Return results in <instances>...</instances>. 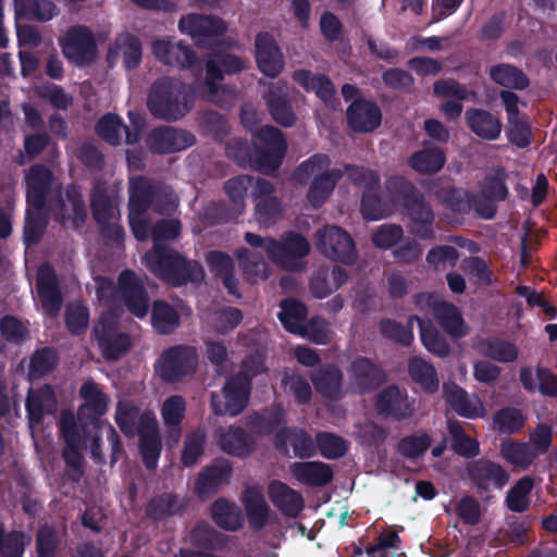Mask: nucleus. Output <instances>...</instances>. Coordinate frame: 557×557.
<instances>
[{
    "label": "nucleus",
    "mask_w": 557,
    "mask_h": 557,
    "mask_svg": "<svg viewBox=\"0 0 557 557\" xmlns=\"http://www.w3.org/2000/svg\"><path fill=\"white\" fill-rule=\"evenodd\" d=\"M385 187L389 200L408 219V232L423 240L434 239L435 212L424 194L411 181L399 175L391 176Z\"/></svg>",
    "instance_id": "nucleus-1"
},
{
    "label": "nucleus",
    "mask_w": 557,
    "mask_h": 557,
    "mask_svg": "<svg viewBox=\"0 0 557 557\" xmlns=\"http://www.w3.org/2000/svg\"><path fill=\"white\" fill-rule=\"evenodd\" d=\"M149 270L172 287L202 281L205 271L196 260H189L170 246H156L146 253Z\"/></svg>",
    "instance_id": "nucleus-2"
},
{
    "label": "nucleus",
    "mask_w": 557,
    "mask_h": 557,
    "mask_svg": "<svg viewBox=\"0 0 557 557\" xmlns=\"http://www.w3.org/2000/svg\"><path fill=\"white\" fill-rule=\"evenodd\" d=\"M147 107L150 113L168 122L184 117L189 107L185 85L173 77H161L150 87Z\"/></svg>",
    "instance_id": "nucleus-3"
},
{
    "label": "nucleus",
    "mask_w": 557,
    "mask_h": 557,
    "mask_svg": "<svg viewBox=\"0 0 557 557\" xmlns=\"http://www.w3.org/2000/svg\"><path fill=\"white\" fill-rule=\"evenodd\" d=\"M331 163L329 156L315 153L300 163L295 170V177L299 182H306L314 176L308 193L307 200L314 209L321 208L332 195L337 183L343 178L344 172L339 169H332L319 173Z\"/></svg>",
    "instance_id": "nucleus-4"
},
{
    "label": "nucleus",
    "mask_w": 557,
    "mask_h": 557,
    "mask_svg": "<svg viewBox=\"0 0 557 557\" xmlns=\"http://www.w3.org/2000/svg\"><path fill=\"white\" fill-rule=\"evenodd\" d=\"M252 384L244 372L228 376L222 387V396L211 393V409L216 416L235 417L242 413L249 404Z\"/></svg>",
    "instance_id": "nucleus-5"
},
{
    "label": "nucleus",
    "mask_w": 557,
    "mask_h": 557,
    "mask_svg": "<svg viewBox=\"0 0 557 557\" xmlns=\"http://www.w3.org/2000/svg\"><path fill=\"white\" fill-rule=\"evenodd\" d=\"M198 366V354L195 347L174 345L160 355L154 366L158 375L168 383H176L193 375Z\"/></svg>",
    "instance_id": "nucleus-6"
},
{
    "label": "nucleus",
    "mask_w": 557,
    "mask_h": 557,
    "mask_svg": "<svg viewBox=\"0 0 557 557\" xmlns=\"http://www.w3.org/2000/svg\"><path fill=\"white\" fill-rule=\"evenodd\" d=\"M59 46L64 58L81 67L94 63L98 55L95 35L85 25L70 26L59 38Z\"/></svg>",
    "instance_id": "nucleus-7"
},
{
    "label": "nucleus",
    "mask_w": 557,
    "mask_h": 557,
    "mask_svg": "<svg viewBox=\"0 0 557 557\" xmlns=\"http://www.w3.org/2000/svg\"><path fill=\"white\" fill-rule=\"evenodd\" d=\"M317 247L326 258L344 264L351 265L358 258L352 237L336 225H326L317 232Z\"/></svg>",
    "instance_id": "nucleus-8"
},
{
    "label": "nucleus",
    "mask_w": 557,
    "mask_h": 557,
    "mask_svg": "<svg viewBox=\"0 0 557 557\" xmlns=\"http://www.w3.org/2000/svg\"><path fill=\"white\" fill-rule=\"evenodd\" d=\"M92 333L101 355L107 361H116L131 349L129 335L119 331V323L112 315H101L95 324Z\"/></svg>",
    "instance_id": "nucleus-9"
},
{
    "label": "nucleus",
    "mask_w": 557,
    "mask_h": 557,
    "mask_svg": "<svg viewBox=\"0 0 557 557\" xmlns=\"http://www.w3.org/2000/svg\"><path fill=\"white\" fill-rule=\"evenodd\" d=\"M117 294L127 311L138 319H144L150 309L148 290L135 271L123 270L117 276Z\"/></svg>",
    "instance_id": "nucleus-10"
},
{
    "label": "nucleus",
    "mask_w": 557,
    "mask_h": 557,
    "mask_svg": "<svg viewBox=\"0 0 557 557\" xmlns=\"http://www.w3.org/2000/svg\"><path fill=\"white\" fill-rule=\"evenodd\" d=\"M374 408L377 414L393 421L410 419L416 411V399L409 397L405 388L398 385L384 387L374 397Z\"/></svg>",
    "instance_id": "nucleus-11"
},
{
    "label": "nucleus",
    "mask_w": 557,
    "mask_h": 557,
    "mask_svg": "<svg viewBox=\"0 0 557 557\" xmlns=\"http://www.w3.org/2000/svg\"><path fill=\"white\" fill-rule=\"evenodd\" d=\"M195 143L196 138L190 132L170 125L153 127L145 139L147 149L154 154H170L182 151L191 147Z\"/></svg>",
    "instance_id": "nucleus-12"
},
{
    "label": "nucleus",
    "mask_w": 557,
    "mask_h": 557,
    "mask_svg": "<svg viewBox=\"0 0 557 557\" xmlns=\"http://www.w3.org/2000/svg\"><path fill=\"white\" fill-rule=\"evenodd\" d=\"M153 55L161 63L180 70L201 71V62L191 47L183 41L158 39L152 42Z\"/></svg>",
    "instance_id": "nucleus-13"
},
{
    "label": "nucleus",
    "mask_w": 557,
    "mask_h": 557,
    "mask_svg": "<svg viewBox=\"0 0 557 557\" xmlns=\"http://www.w3.org/2000/svg\"><path fill=\"white\" fill-rule=\"evenodd\" d=\"M139 451L144 466L148 470H154L162 451V442L159 433L158 421L152 411L141 412L138 425Z\"/></svg>",
    "instance_id": "nucleus-14"
},
{
    "label": "nucleus",
    "mask_w": 557,
    "mask_h": 557,
    "mask_svg": "<svg viewBox=\"0 0 557 557\" xmlns=\"http://www.w3.org/2000/svg\"><path fill=\"white\" fill-rule=\"evenodd\" d=\"M467 474L480 493L490 492L491 488L502 490L509 481V473L504 467L487 458L469 462Z\"/></svg>",
    "instance_id": "nucleus-15"
},
{
    "label": "nucleus",
    "mask_w": 557,
    "mask_h": 557,
    "mask_svg": "<svg viewBox=\"0 0 557 557\" xmlns=\"http://www.w3.org/2000/svg\"><path fill=\"white\" fill-rule=\"evenodd\" d=\"M178 29L189 35L198 45L208 39L223 36L227 26L224 20L212 14L190 13L183 15L178 21Z\"/></svg>",
    "instance_id": "nucleus-16"
},
{
    "label": "nucleus",
    "mask_w": 557,
    "mask_h": 557,
    "mask_svg": "<svg viewBox=\"0 0 557 557\" xmlns=\"http://www.w3.org/2000/svg\"><path fill=\"white\" fill-rule=\"evenodd\" d=\"M348 372L351 384L360 394H370L387 381L386 370L369 357H357Z\"/></svg>",
    "instance_id": "nucleus-17"
},
{
    "label": "nucleus",
    "mask_w": 557,
    "mask_h": 557,
    "mask_svg": "<svg viewBox=\"0 0 557 557\" xmlns=\"http://www.w3.org/2000/svg\"><path fill=\"white\" fill-rule=\"evenodd\" d=\"M36 288L45 313L50 318L58 317L63 306V296L55 270L49 263L39 267Z\"/></svg>",
    "instance_id": "nucleus-18"
},
{
    "label": "nucleus",
    "mask_w": 557,
    "mask_h": 557,
    "mask_svg": "<svg viewBox=\"0 0 557 557\" xmlns=\"http://www.w3.org/2000/svg\"><path fill=\"white\" fill-rule=\"evenodd\" d=\"M256 62L258 69L268 77L275 78L284 70V55L274 39L268 32H260L255 39Z\"/></svg>",
    "instance_id": "nucleus-19"
},
{
    "label": "nucleus",
    "mask_w": 557,
    "mask_h": 557,
    "mask_svg": "<svg viewBox=\"0 0 557 557\" xmlns=\"http://www.w3.org/2000/svg\"><path fill=\"white\" fill-rule=\"evenodd\" d=\"M382 111L372 100L355 99L346 110L347 125L355 133L368 134L374 132L382 123Z\"/></svg>",
    "instance_id": "nucleus-20"
},
{
    "label": "nucleus",
    "mask_w": 557,
    "mask_h": 557,
    "mask_svg": "<svg viewBox=\"0 0 557 557\" xmlns=\"http://www.w3.org/2000/svg\"><path fill=\"white\" fill-rule=\"evenodd\" d=\"M263 99L269 113L278 125L290 127L295 124L297 117L292 107L286 82L271 83L263 94Z\"/></svg>",
    "instance_id": "nucleus-21"
},
{
    "label": "nucleus",
    "mask_w": 557,
    "mask_h": 557,
    "mask_svg": "<svg viewBox=\"0 0 557 557\" xmlns=\"http://www.w3.org/2000/svg\"><path fill=\"white\" fill-rule=\"evenodd\" d=\"M52 180V172L45 164L36 163L29 168L25 176L27 207L36 211L45 209Z\"/></svg>",
    "instance_id": "nucleus-22"
},
{
    "label": "nucleus",
    "mask_w": 557,
    "mask_h": 557,
    "mask_svg": "<svg viewBox=\"0 0 557 557\" xmlns=\"http://www.w3.org/2000/svg\"><path fill=\"white\" fill-rule=\"evenodd\" d=\"M270 260L278 265L288 267L295 259L309 255L310 245L306 237L296 232H287L282 240L270 242Z\"/></svg>",
    "instance_id": "nucleus-23"
},
{
    "label": "nucleus",
    "mask_w": 557,
    "mask_h": 557,
    "mask_svg": "<svg viewBox=\"0 0 557 557\" xmlns=\"http://www.w3.org/2000/svg\"><path fill=\"white\" fill-rule=\"evenodd\" d=\"M443 396L449 407L460 417L475 419L483 417L485 410L479 398H470L468 393L455 382L443 384Z\"/></svg>",
    "instance_id": "nucleus-24"
},
{
    "label": "nucleus",
    "mask_w": 557,
    "mask_h": 557,
    "mask_svg": "<svg viewBox=\"0 0 557 557\" xmlns=\"http://www.w3.org/2000/svg\"><path fill=\"white\" fill-rule=\"evenodd\" d=\"M206 262L213 276L222 280L228 295L240 298L233 258L225 251L211 250L206 255Z\"/></svg>",
    "instance_id": "nucleus-25"
},
{
    "label": "nucleus",
    "mask_w": 557,
    "mask_h": 557,
    "mask_svg": "<svg viewBox=\"0 0 557 557\" xmlns=\"http://www.w3.org/2000/svg\"><path fill=\"white\" fill-rule=\"evenodd\" d=\"M79 396L84 399V404L78 408L79 419L86 417L94 424H97L108 411V395L100 389L96 382L87 381L81 386Z\"/></svg>",
    "instance_id": "nucleus-26"
},
{
    "label": "nucleus",
    "mask_w": 557,
    "mask_h": 557,
    "mask_svg": "<svg viewBox=\"0 0 557 557\" xmlns=\"http://www.w3.org/2000/svg\"><path fill=\"white\" fill-rule=\"evenodd\" d=\"M268 495L272 504L285 517L296 518L304 509L301 494L280 480H273L269 484Z\"/></svg>",
    "instance_id": "nucleus-27"
},
{
    "label": "nucleus",
    "mask_w": 557,
    "mask_h": 557,
    "mask_svg": "<svg viewBox=\"0 0 557 557\" xmlns=\"http://www.w3.org/2000/svg\"><path fill=\"white\" fill-rule=\"evenodd\" d=\"M232 471V465L226 459H219L211 466L206 467L199 473L195 484V490L199 497H208L214 494L222 484L228 483Z\"/></svg>",
    "instance_id": "nucleus-28"
},
{
    "label": "nucleus",
    "mask_w": 557,
    "mask_h": 557,
    "mask_svg": "<svg viewBox=\"0 0 557 557\" xmlns=\"http://www.w3.org/2000/svg\"><path fill=\"white\" fill-rule=\"evenodd\" d=\"M293 79L306 91L314 92L315 96L326 106L336 100V88L331 78L325 74H313L309 70H296Z\"/></svg>",
    "instance_id": "nucleus-29"
},
{
    "label": "nucleus",
    "mask_w": 557,
    "mask_h": 557,
    "mask_svg": "<svg viewBox=\"0 0 557 557\" xmlns=\"http://www.w3.org/2000/svg\"><path fill=\"white\" fill-rule=\"evenodd\" d=\"M465 119L469 129L484 140H496L500 136V120L485 109L470 108L466 111Z\"/></svg>",
    "instance_id": "nucleus-30"
},
{
    "label": "nucleus",
    "mask_w": 557,
    "mask_h": 557,
    "mask_svg": "<svg viewBox=\"0 0 557 557\" xmlns=\"http://www.w3.org/2000/svg\"><path fill=\"white\" fill-rule=\"evenodd\" d=\"M293 476L308 486H325L334 479L330 465L322 461H296L290 466Z\"/></svg>",
    "instance_id": "nucleus-31"
},
{
    "label": "nucleus",
    "mask_w": 557,
    "mask_h": 557,
    "mask_svg": "<svg viewBox=\"0 0 557 557\" xmlns=\"http://www.w3.org/2000/svg\"><path fill=\"white\" fill-rule=\"evenodd\" d=\"M90 209L96 223H106L114 218L116 199L110 193L107 181L96 178L90 191Z\"/></svg>",
    "instance_id": "nucleus-32"
},
{
    "label": "nucleus",
    "mask_w": 557,
    "mask_h": 557,
    "mask_svg": "<svg viewBox=\"0 0 557 557\" xmlns=\"http://www.w3.org/2000/svg\"><path fill=\"white\" fill-rule=\"evenodd\" d=\"M157 183L146 176H137L129 183L127 210L135 214L147 213L152 207Z\"/></svg>",
    "instance_id": "nucleus-33"
},
{
    "label": "nucleus",
    "mask_w": 557,
    "mask_h": 557,
    "mask_svg": "<svg viewBox=\"0 0 557 557\" xmlns=\"http://www.w3.org/2000/svg\"><path fill=\"white\" fill-rule=\"evenodd\" d=\"M243 504L249 527L255 531L262 530L268 524L270 513L262 493L256 487H247L243 494Z\"/></svg>",
    "instance_id": "nucleus-34"
},
{
    "label": "nucleus",
    "mask_w": 557,
    "mask_h": 557,
    "mask_svg": "<svg viewBox=\"0 0 557 557\" xmlns=\"http://www.w3.org/2000/svg\"><path fill=\"white\" fill-rule=\"evenodd\" d=\"M219 444L223 451L236 457L248 456L253 446L251 435L242 426H230L219 432Z\"/></svg>",
    "instance_id": "nucleus-35"
},
{
    "label": "nucleus",
    "mask_w": 557,
    "mask_h": 557,
    "mask_svg": "<svg viewBox=\"0 0 557 557\" xmlns=\"http://www.w3.org/2000/svg\"><path fill=\"white\" fill-rule=\"evenodd\" d=\"M433 315L441 327L453 338H460L467 335L468 330L458 308L446 301L435 302Z\"/></svg>",
    "instance_id": "nucleus-36"
},
{
    "label": "nucleus",
    "mask_w": 557,
    "mask_h": 557,
    "mask_svg": "<svg viewBox=\"0 0 557 557\" xmlns=\"http://www.w3.org/2000/svg\"><path fill=\"white\" fill-rule=\"evenodd\" d=\"M190 544L205 552H222L228 545V536L213 527L198 522L190 531Z\"/></svg>",
    "instance_id": "nucleus-37"
},
{
    "label": "nucleus",
    "mask_w": 557,
    "mask_h": 557,
    "mask_svg": "<svg viewBox=\"0 0 557 557\" xmlns=\"http://www.w3.org/2000/svg\"><path fill=\"white\" fill-rule=\"evenodd\" d=\"M185 500L174 493H162L149 499L145 507L146 516L152 521L180 515L185 509Z\"/></svg>",
    "instance_id": "nucleus-38"
},
{
    "label": "nucleus",
    "mask_w": 557,
    "mask_h": 557,
    "mask_svg": "<svg viewBox=\"0 0 557 557\" xmlns=\"http://www.w3.org/2000/svg\"><path fill=\"white\" fill-rule=\"evenodd\" d=\"M310 379L320 395L330 399L338 398L343 383L339 368L331 364L321 367L311 373Z\"/></svg>",
    "instance_id": "nucleus-39"
},
{
    "label": "nucleus",
    "mask_w": 557,
    "mask_h": 557,
    "mask_svg": "<svg viewBox=\"0 0 557 557\" xmlns=\"http://www.w3.org/2000/svg\"><path fill=\"white\" fill-rule=\"evenodd\" d=\"M57 403L53 391L49 385L39 389L29 388L25 409L30 428L39 425L45 417V408L54 406Z\"/></svg>",
    "instance_id": "nucleus-40"
},
{
    "label": "nucleus",
    "mask_w": 557,
    "mask_h": 557,
    "mask_svg": "<svg viewBox=\"0 0 557 557\" xmlns=\"http://www.w3.org/2000/svg\"><path fill=\"white\" fill-rule=\"evenodd\" d=\"M151 325L158 334L170 335L180 327L181 315L170 302L158 299L151 306Z\"/></svg>",
    "instance_id": "nucleus-41"
},
{
    "label": "nucleus",
    "mask_w": 557,
    "mask_h": 557,
    "mask_svg": "<svg viewBox=\"0 0 557 557\" xmlns=\"http://www.w3.org/2000/svg\"><path fill=\"white\" fill-rule=\"evenodd\" d=\"M408 373L425 394L433 395L438 391L440 380L432 363L420 357H411L408 361Z\"/></svg>",
    "instance_id": "nucleus-42"
},
{
    "label": "nucleus",
    "mask_w": 557,
    "mask_h": 557,
    "mask_svg": "<svg viewBox=\"0 0 557 557\" xmlns=\"http://www.w3.org/2000/svg\"><path fill=\"white\" fill-rule=\"evenodd\" d=\"M280 307L281 311L277 318L284 329L295 335L301 333V326L308 317L307 306L298 299L285 298L281 301Z\"/></svg>",
    "instance_id": "nucleus-43"
},
{
    "label": "nucleus",
    "mask_w": 557,
    "mask_h": 557,
    "mask_svg": "<svg viewBox=\"0 0 557 557\" xmlns=\"http://www.w3.org/2000/svg\"><path fill=\"white\" fill-rule=\"evenodd\" d=\"M411 320H417L422 345L429 352L440 358H445L450 354V345L448 341L440 333L430 320H424L417 315H412L410 318V321Z\"/></svg>",
    "instance_id": "nucleus-44"
},
{
    "label": "nucleus",
    "mask_w": 557,
    "mask_h": 557,
    "mask_svg": "<svg viewBox=\"0 0 557 557\" xmlns=\"http://www.w3.org/2000/svg\"><path fill=\"white\" fill-rule=\"evenodd\" d=\"M446 158L440 148H424L413 152L409 159V166L422 174H434L443 169Z\"/></svg>",
    "instance_id": "nucleus-45"
},
{
    "label": "nucleus",
    "mask_w": 557,
    "mask_h": 557,
    "mask_svg": "<svg viewBox=\"0 0 557 557\" xmlns=\"http://www.w3.org/2000/svg\"><path fill=\"white\" fill-rule=\"evenodd\" d=\"M211 518L227 531H237L243 527V516L239 509L225 498H219L211 505Z\"/></svg>",
    "instance_id": "nucleus-46"
},
{
    "label": "nucleus",
    "mask_w": 557,
    "mask_h": 557,
    "mask_svg": "<svg viewBox=\"0 0 557 557\" xmlns=\"http://www.w3.org/2000/svg\"><path fill=\"white\" fill-rule=\"evenodd\" d=\"M480 352L498 362H513L519 355L515 344L496 336L486 337L479 342Z\"/></svg>",
    "instance_id": "nucleus-47"
},
{
    "label": "nucleus",
    "mask_w": 557,
    "mask_h": 557,
    "mask_svg": "<svg viewBox=\"0 0 557 557\" xmlns=\"http://www.w3.org/2000/svg\"><path fill=\"white\" fill-rule=\"evenodd\" d=\"M490 77L496 84L511 89L523 90L530 85V79L522 70L506 63L492 66Z\"/></svg>",
    "instance_id": "nucleus-48"
},
{
    "label": "nucleus",
    "mask_w": 557,
    "mask_h": 557,
    "mask_svg": "<svg viewBox=\"0 0 557 557\" xmlns=\"http://www.w3.org/2000/svg\"><path fill=\"white\" fill-rule=\"evenodd\" d=\"M473 193L455 186L441 187L434 191L437 200L456 213L467 214L471 211V196Z\"/></svg>",
    "instance_id": "nucleus-49"
},
{
    "label": "nucleus",
    "mask_w": 557,
    "mask_h": 557,
    "mask_svg": "<svg viewBox=\"0 0 557 557\" xmlns=\"http://www.w3.org/2000/svg\"><path fill=\"white\" fill-rule=\"evenodd\" d=\"M534 487L531 476L519 479L507 492L505 504L512 512H524L530 507V494Z\"/></svg>",
    "instance_id": "nucleus-50"
},
{
    "label": "nucleus",
    "mask_w": 557,
    "mask_h": 557,
    "mask_svg": "<svg viewBox=\"0 0 557 557\" xmlns=\"http://www.w3.org/2000/svg\"><path fill=\"white\" fill-rule=\"evenodd\" d=\"M500 454L508 463L522 470L528 469L537 455L530 444L521 442L503 443Z\"/></svg>",
    "instance_id": "nucleus-51"
},
{
    "label": "nucleus",
    "mask_w": 557,
    "mask_h": 557,
    "mask_svg": "<svg viewBox=\"0 0 557 557\" xmlns=\"http://www.w3.org/2000/svg\"><path fill=\"white\" fill-rule=\"evenodd\" d=\"M114 46L123 55V63L126 70H134L139 66L143 59V46L140 39L132 33L120 34Z\"/></svg>",
    "instance_id": "nucleus-52"
},
{
    "label": "nucleus",
    "mask_w": 557,
    "mask_h": 557,
    "mask_svg": "<svg viewBox=\"0 0 557 557\" xmlns=\"http://www.w3.org/2000/svg\"><path fill=\"white\" fill-rule=\"evenodd\" d=\"M139 407L131 400H120L116 405L114 420L122 433L128 437L138 433Z\"/></svg>",
    "instance_id": "nucleus-53"
},
{
    "label": "nucleus",
    "mask_w": 557,
    "mask_h": 557,
    "mask_svg": "<svg viewBox=\"0 0 557 557\" xmlns=\"http://www.w3.org/2000/svg\"><path fill=\"white\" fill-rule=\"evenodd\" d=\"M235 256L245 277L248 281H256L260 276L267 278V275L264 274L267 264L261 252L251 251L248 248L240 247L235 250Z\"/></svg>",
    "instance_id": "nucleus-54"
},
{
    "label": "nucleus",
    "mask_w": 557,
    "mask_h": 557,
    "mask_svg": "<svg viewBox=\"0 0 557 557\" xmlns=\"http://www.w3.org/2000/svg\"><path fill=\"white\" fill-rule=\"evenodd\" d=\"M508 174L504 168H497L485 175L480 193L487 199L494 201H504L507 199L509 190L506 184Z\"/></svg>",
    "instance_id": "nucleus-55"
},
{
    "label": "nucleus",
    "mask_w": 557,
    "mask_h": 557,
    "mask_svg": "<svg viewBox=\"0 0 557 557\" xmlns=\"http://www.w3.org/2000/svg\"><path fill=\"white\" fill-rule=\"evenodd\" d=\"M30 536L20 530L5 533L4 524L0 521V554L3 557H23Z\"/></svg>",
    "instance_id": "nucleus-56"
},
{
    "label": "nucleus",
    "mask_w": 557,
    "mask_h": 557,
    "mask_svg": "<svg viewBox=\"0 0 557 557\" xmlns=\"http://www.w3.org/2000/svg\"><path fill=\"white\" fill-rule=\"evenodd\" d=\"M287 148L270 149L256 147L252 156L251 166L264 174L276 172L286 154Z\"/></svg>",
    "instance_id": "nucleus-57"
},
{
    "label": "nucleus",
    "mask_w": 557,
    "mask_h": 557,
    "mask_svg": "<svg viewBox=\"0 0 557 557\" xmlns=\"http://www.w3.org/2000/svg\"><path fill=\"white\" fill-rule=\"evenodd\" d=\"M58 361L59 356L53 347L38 348L30 357L29 375L36 379L48 375L57 368Z\"/></svg>",
    "instance_id": "nucleus-58"
},
{
    "label": "nucleus",
    "mask_w": 557,
    "mask_h": 557,
    "mask_svg": "<svg viewBox=\"0 0 557 557\" xmlns=\"http://www.w3.org/2000/svg\"><path fill=\"white\" fill-rule=\"evenodd\" d=\"M61 544L59 532L54 525L40 524L35 539L37 557H55Z\"/></svg>",
    "instance_id": "nucleus-59"
},
{
    "label": "nucleus",
    "mask_w": 557,
    "mask_h": 557,
    "mask_svg": "<svg viewBox=\"0 0 557 557\" xmlns=\"http://www.w3.org/2000/svg\"><path fill=\"white\" fill-rule=\"evenodd\" d=\"M284 409L282 406H273L262 412H256L250 417V424L259 433L272 434L284 422Z\"/></svg>",
    "instance_id": "nucleus-60"
},
{
    "label": "nucleus",
    "mask_w": 557,
    "mask_h": 557,
    "mask_svg": "<svg viewBox=\"0 0 557 557\" xmlns=\"http://www.w3.org/2000/svg\"><path fill=\"white\" fill-rule=\"evenodd\" d=\"M186 412V401L181 395L168 397L161 408V416L164 424L175 431L177 435L181 432V424Z\"/></svg>",
    "instance_id": "nucleus-61"
},
{
    "label": "nucleus",
    "mask_w": 557,
    "mask_h": 557,
    "mask_svg": "<svg viewBox=\"0 0 557 557\" xmlns=\"http://www.w3.org/2000/svg\"><path fill=\"white\" fill-rule=\"evenodd\" d=\"M253 184V176L242 174L227 180L224 183V191L230 202L237 208L238 211H245V198L249 188Z\"/></svg>",
    "instance_id": "nucleus-62"
},
{
    "label": "nucleus",
    "mask_w": 557,
    "mask_h": 557,
    "mask_svg": "<svg viewBox=\"0 0 557 557\" xmlns=\"http://www.w3.org/2000/svg\"><path fill=\"white\" fill-rule=\"evenodd\" d=\"M360 211L364 220L377 221L388 215L389 208L382 199L380 189H373L363 191Z\"/></svg>",
    "instance_id": "nucleus-63"
},
{
    "label": "nucleus",
    "mask_w": 557,
    "mask_h": 557,
    "mask_svg": "<svg viewBox=\"0 0 557 557\" xmlns=\"http://www.w3.org/2000/svg\"><path fill=\"white\" fill-rule=\"evenodd\" d=\"M506 135L510 144L518 148H528L532 143V127L525 115L508 119Z\"/></svg>",
    "instance_id": "nucleus-64"
}]
</instances>
